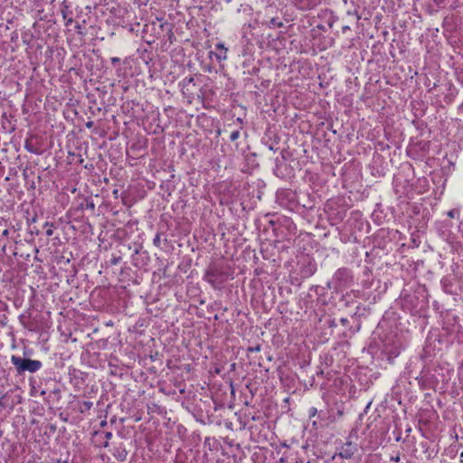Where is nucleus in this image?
Listing matches in <instances>:
<instances>
[{"mask_svg": "<svg viewBox=\"0 0 463 463\" xmlns=\"http://www.w3.org/2000/svg\"><path fill=\"white\" fill-rule=\"evenodd\" d=\"M11 361L15 366L18 373H24L25 371L34 373L38 371L42 366V363L40 361L25 359L15 355L11 357Z\"/></svg>", "mask_w": 463, "mask_h": 463, "instance_id": "f257e3e1", "label": "nucleus"}, {"mask_svg": "<svg viewBox=\"0 0 463 463\" xmlns=\"http://www.w3.org/2000/svg\"><path fill=\"white\" fill-rule=\"evenodd\" d=\"M355 451V446L351 441H348L341 448L338 456L343 458H351Z\"/></svg>", "mask_w": 463, "mask_h": 463, "instance_id": "f03ea898", "label": "nucleus"}, {"mask_svg": "<svg viewBox=\"0 0 463 463\" xmlns=\"http://www.w3.org/2000/svg\"><path fill=\"white\" fill-rule=\"evenodd\" d=\"M127 451L123 449L121 452L118 453V458L123 461L127 458Z\"/></svg>", "mask_w": 463, "mask_h": 463, "instance_id": "7ed1b4c3", "label": "nucleus"}, {"mask_svg": "<svg viewBox=\"0 0 463 463\" xmlns=\"http://www.w3.org/2000/svg\"><path fill=\"white\" fill-rule=\"evenodd\" d=\"M240 136V133L239 131H233L232 134H231V137H230V139L232 141H235Z\"/></svg>", "mask_w": 463, "mask_h": 463, "instance_id": "20e7f679", "label": "nucleus"}, {"mask_svg": "<svg viewBox=\"0 0 463 463\" xmlns=\"http://www.w3.org/2000/svg\"><path fill=\"white\" fill-rule=\"evenodd\" d=\"M317 409L316 408H312L310 410V413H309L310 417H314L317 414Z\"/></svg>", "mask_w": 463, "mask_h": 463, "instance_id": "39448f33", "label": "nucleus"}, {"mask_svg": "<svg viewBox=\"0 0 463 463\" xmlns=\"http://www.w3.org/2000/svg\"><path fill=\"white\" fill-rule=\"evenodd\" d=\"M270 24H272L274 25H277V26H281L282 25L281 23H277L276 19H274V18L270 20Z\"/></svg>", "mask_w": 463, "mask_h": 463, "instance_id": "423d86ee", "label": "nucleus"}, {"mask_svg": "<svg viewBox=\"0 0 463 463\" xmlns=\"http://www.w3.org/2000/svg\"><path fill=\"white\" fill-rule=\"evenodd\" d=\"M216 48H217V49H224V50H225V52L227 51V50L224 48V45H223L222 43H218V44H216Z\"/></svg>", "mask_w": 463, "mask_h": 463, "instance_id": "0eeeda50", "label": "nucleus"}, {"mask_svg": "<svg viewBox=\"0 0 463 463\" xmlns=\"http://www.w3.org/2000/svg\"><path fill=\"white\" fill-rule=\"evenodd\" d=\"M52 233H53V231H52V229H48V230L46 231V235H47V236H52Z\"/></svg>", "mask_w": 463, "mask_h": 463, "instance_id": "6e6552de", "label": "nucleus"}, {"mask_svg": "<svg viewBox=\"0 0 463 463\" xmlns=\"http://www.w3.org/2000/svg\"><path fill=\"white\" fill-rule=\"evenodd\" d=\"M105 436H106V438H107L108 439H111V437H112V433H111V432H106Z\"/></svg>", "mask_w": 463, "mask_h": 463, "instance_id": "1a4fd4ad", "label": "nucleus"}, {"mask_svg": "<svg viewBox=\"0 0 463 463\" xmlns=\"http://www.w3.org/2000/svg\"><path fill=\"white\" fill-rule=\"evenodd\" d=\"M392 460H394L395 462H398L400 460V457L399 456H397L395 458L392 457Z\"/></svg>", "mask_w": 463, "mask_h": 463, "instance_id": "9d476101", "label": "nucleus"}, {"mask_svg": "<svg viewBox=\"0 0 463 463\" xmlns=\"http://www.w3.org/2000/svg\"><path fill=\"white\" fill-rule=\"evenodd\" d=\"M118 61H119V59H118V58H112V62H113V63H116V62H118Z\"/></svg>", "mask_w": 463, "mask_h": 463, "instance_id": "9b49d317", "label": "nucleus"}, {"mask_svg": "<svg viewBox=\"0 0 463 463\" xmlns=\"http://www.w3.org/2000/svg\"><path fill=\"white\" fill-rule=\"evenodd\" d=\"M118 259H114V260H112V263H113V264H117V263H118Z\"/></svg>", "mask_w": 463, "mask_h": 463, "instance_id": "f8f14e48", "label": "nucleus"}, {"mask_svg": "<svg viewBox=\"0 0 463 463\" xmlns=\"http://www.w3.org/2000/svg\"><path fill=\"white\" fill-rule=\"evenodd\" d=\"M449 215L450 217H453V211L449 212Z\"/></svg>", "mask_w": 463, "mask_h": 463, "instance_id": "ddd939ff", "label": "nucleus"}, {"mask_svg": "<svg viewBox=\"0 0 463 463\" xmlns=\"http://www.w3.org/2000/svg\"><path fill=\"white\" fill-rule=\"evenodd\" d=\"M3 233H4V235H6L8 233V231L5 230Z\"/></svg>", "mask_w": 463, "mask_h": 463, "instance_id": "4468645a", "label": "nucleus"}, {"mask_svg": "<svg viewBox=\"0 0 463 463\" xmlns=\"http://www.w3.org/2000/svg\"><path fill=\"white\" fill-rule=\"evenodd\" d=\"M461 461L463 460V451L460 453Z\"/></svg>", "mask_w": 463, "mask_h": 463, "instance_id": "2eb2a0df", "label": "nucleus"}, {"mask_svg": "<svg viewBox=\"0 0 463 463\" xmlns=\"http://www.w3.org/2000/svg\"><path fill=\"white\" fill-rule=\"evenodd\" d=\"M159 241V237L157 236V237L155 239V243H156V241Z\"/></svg>", "mask_w": 463, "mask_h": 463, "instance_id": "dca6fc26", "label": "nucleus"}, {"mask_svg": "<svg viewBox=\"0 0 463 463\" xmlns=\"http://www.w3.org/2000/svg\"><path fill=\"white\" fill-rule=\"evenodd\" d=\"M254 350L259 351L260 350V346L254 347Z\"/></svg>", "mask_w": 463, "mask_h": 463, "instance_id": "f3484780", "label": "nucleus"}, {"mask_svg": "<svg viewBox=\"0 0 463 463\" xmlns=\"http://www.w3.org/2000/svg\"><path fill=\"white\" fill-rule=\"evenodd\" d=\"M108 446H109V442L107 441V442H105L104 447H108Z\"/></svg>", "mask_w": 463, "mask_h": 463, "instance_id": "a211bd4d", "label": "nucleus"}, {"mask_svg": "<svg viewBox=\"0 0 463 463\" xmlns=\"http://www.w3.org/2000/svg\"><path fill=\"white\" fill-rule=\"evenodd\" d=\"M91 124H92V122H89V123L87 124V126H88V127H90V126H91Z\"/></svg>", "mask_w": 463, "mask_h": 463, "instance_id": "6ab92c4d", "label": "nucleus"}]
</instances>
